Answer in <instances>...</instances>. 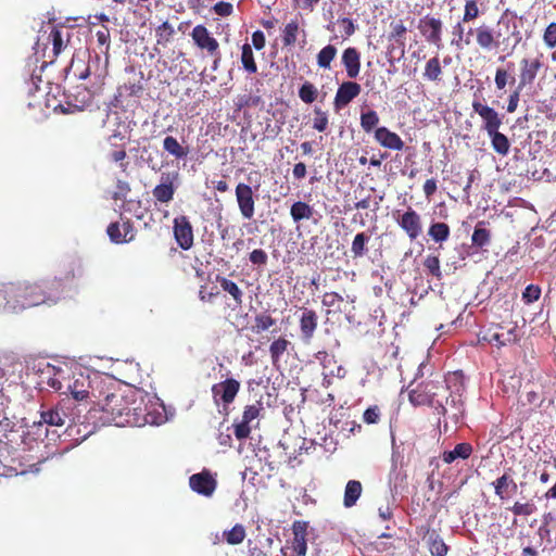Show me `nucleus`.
Masks as SVG:
<instances>
[{
  "mask_svg": "<svg viewBox=\"0 0 556 556\" xmlns=\"http://www.w3.org/2000/svg\"><path fill=\"white\" fill-rule=\"evenodd\" d=\"M408 400L414 406H429L441 417L452 407V418L456 422L464 414V404L460 396H455L450 387L440 375H431L430 378L419 382L408 392Z\"/></svg>",
  "mask_w": 556,
  "mask_h": 556,
  "instance_id": "1",
  "label": "nucleus"
},
{
  "mask_svg": "<svg viewBox=\"0 0 556 556\" xmlns=\"http://www.w3.org/2000/svg\"><path fill=\"white\" fill-rule=\"evenodd\" d=\"M46 289H51L47 285L20 282L9 283L0 291L3 299L7 300L5 305L12 309L27 308L40 305L51 300Z\"/></svg>",
  "mask_w": 556,
  "mask_h": 556,
  "instance_id": "2",
  "label": "nucleus"
},
{
  "mask_svg": "<svg viewBox=\"0 0 556 556\" xmlns=\"http://www.w3.org/2000/svg\"><path fill=\"white\" fill-rule=\"evenodd\" d=\"M49 386L62 394H71L76 401H83L90 394L91 381L81 370H59L50 378Z\"/></svg>",
  "mask_w": 556,
  "mask_h": 556,
  "instance_id": "3",
  "label": "nucleus"
},
{
  "mask_svg": "<svg viewBox=\"0 0 556 556\" xmlns=\"http://www.w3.org/2000/svg\"><path fill=\"white\" fill-rule=\"evenodd\" d=\"M98 405L101 410L109 415L110 420L116 425H136L140 426L146 421V418L130 417L131 410L136 412L137 408H130L125 401L124 396L119 393H108L103 401H99ZM136 415V413H134Z\"/></svg>",
  "mask_w": 556,
  "mask_h": 556,
  "instance_id": "4",
  "label": "nucleus"
},
{
  "mask_svg": "<svg viewBox=\"0 0 556 556\" xmlns=\"http://www.w3.org/2000/svg\"><path fill=\"white\" fill-rule=\"evenodd\" d=\"M393 219L410 241L417 240L424 232L422 216L412 206L405 211H394Z\"/></svg>",
  "mask_w": 556,
  "mask_h": 556,
  "instance_id": "5",
  "label": "nucleus"
},
{
  "mask_svg": "<svg viewBox=\"0 0 556 556\" xmlns=\"http://www.w3.org/2000/svg\"><path fill=\"white\" fill-rule=\"evenodd\" d=\"M143 91L141 79H128L117 87L112 101L115 108L128 109L138 104V99Z\"/></svg>",
  "mask_w": 556,
  "mask_h": 556,
  "instance_id": "6",
  "label": "nucleus"
},
{
  "mask_svg": "<svg viewBox=\"0 0 556 556\" xmlns=\"http://www.w3.org/2000/svg\"><path fill=\"white\" fill-rule=\"evenodd\" d=\"M241 388L240 381L235 378H227L214 383L211 388L212 397L216 406H223L225 410L233 403Z\"/></svg>",
  "mask_w": 556,
  "mask_h": 556,
  "instance_id": "7",
  "label": "nucleus"
},
{
  "mask_svg": "<svg viewBox=\"0 0 556 556\" xmlns=\"http://www.w3.org/2000/svg\"><path fill=\"white\" fill-rule=\"evenodd\" d=\"M418 29L427 42L438 49L442 47L443 22L441 18L427 14L419 20Z\"/></svg>",
  "mask_w": 556,
  "mask_h": 556,
  "instance_id": "8",
  "label": "nucleus"
},
{
  "mask_svg": "<svg viewBox=\"0 0 556 556\" xmlns=\"http://www.w3.org/2000/svg\"><path fill=\"white\" fill-rule=\"evenodd\" d=\"M191 38L199 49L215 58V64L220 60L219 43L204 25H197L191 31Z\"/></svg>",
  "mask_w": 556,
  "mask_h": 556,
  "instance_id": "9",
  "label": "nucleus"
},
{
  "mask_svg": "<svg viewBox=\"0 0 556 556\" xmlns=\"http://www.w3.org/2000/svg\"><path fill=\"white\" fill-rule=\"evenodd\" d=\"M173 232L180 249L188 251L193 247V227L186 215H180L174 218Z\"/></svg>",
  "mask_w": 556,
  "mask_h": 556,
  "instance_id": "10",
  "label": "nucleus"
},
{
  "mask_svg": "<svg viewBox=\"0 0 556 556\" xmlns=\"http://www.w3.org/2000/svg\"><path fill=\"white\" fill-rule=\"evenodd\" d=\"M520 73H519V89H523L527 86H531L539 72L544 67L543 62V53L538 54L533 59L523 58L520 63Z\"/></svg>",
  "mask_w": 556,
  "mask_h": 556,
  "instance_id": "11",
  "label": "nucleus"
},
{
  "mask_svg": "<svg viewBox=\"0 0 556 556\" xmlns=\"http://www.w3.org/2000/svg\"><path fill=\"white\" fill-rule=\"evenodd\" d=\"M236 200L239 211L243 218L251 219L255 213V195L252 187L244 182H239L236 186Z\"/></svg>",
  "mask_w": 556,
  "mask_h": 556,
  "instance_id": "12",
  "label": "nucleus"
},
{
  "mask_svg": "<svg viewBox=\"0 0 556 556\" xmlns=\"http://www.w3.org/2000/svg\"><path fill=\"white\" fill-rule=\"evenodd\" d=\"M264 409L262 401H256L254 404L247 405L243 409L242 419L239 424L233 425L235 437L238 440H245L250 437V424L256 419L261 412Z\"/></svg>",
  "mask_w": 556,
  "mask_h": 556,
  "instance_id": "13",
  "label": "nucleus"
},
{
  "mask_svg": "<svg viewBox=\"0 0 556 556\" xmlns=\"http://www.w3.org/2000/svg\"><path fill=\"white\" fill-rule=\"evenodd\" d=\"M308 522L304 520H295L292 525L293 540L291 545L287 547L290 553L285 556H305L307 551L306 534Z\"/></svg>",
  "mask_w": 556,
  "mask_h": 556,
  "instance_id": "14",
  "label": "nucleus"
},
{
  "mask_svg": "<svg viewBox=\"0 0 556 556\" xmlns=\"http://www.w3.org/2000/svg\"><path fill=\"white\" fill-rule=\"evenodd\" d=\"M190 489L205 497H211L216 488L217 481L210 470L203 469L199 473H194L189 478Z\"/></svg>",
  "mask_w": 556,
  "mask_h": 556,
  "instance_id": "15",
  "label": "nucleus"
},
{
  "mask_svg": "<svg viewBox=\"0 0 556 556\" xmlns=\"http://www.w3.org/2000/svg\"><path fill=\"white\" fill-rule=\"evenodd\" d=\"M362 92V87L358 83L353 80L343 81L337 89L333 106L340 111L348 106L356 97Z\"/></svg>",
  "mask_w": 556,
  "mask_h": 556,
  "instance_id": "16",
  "label": "nucleus"
},
{
  "mask_svg": "<svg viewBox=\"0 0 556 556\" xmlns=\"http://www.w3.org/2000/svg\"><path fill=\"white\" fill-rule=\"evenodd\" d=\"M475 35L477 46L485 51L496 49L501 43H506V39L501 40L502 34L500 31L495 34L486 24L475 28Z\"/></svg>",
  "mask_w": 556,
  "mask_h": 556,
  "instance_id": "17",
  "label": "nucleus"
},
{
  "mask_svg": "<svg viewBox=\"0 0 556 556\" xmlns=\"http://www.w3.org/2000/svg\"><path fill=\"white\" fill-rule=\"evenodd\" d=\"M66 403L60 402L55 406L50 407L40 413V421L37 425L38 430H41L42 425L62 427L65 425L66 419H70V414L66 412Z\"/></svg>",
  "mask_w": 556,
  "mask_h": 556,
  "instance_id": "18",
  "label": "nucleus"
},
{
  "mask_svg": "<svg viewBox=\"0 0 556 556\" xmlns=\"http://www.w3.org/2000/svg\"><path fill=\"white\" fill-rule=\"evenodd\" d=\"M472 110L481 117L486 132H495L496 129H500L502 118L493 108L483 104L480 101H473Z\"/></svg>",
  "mask_w": 556,
  "mask_h": 556,
  "instance_id": "19",
  "label": "nucleus"
},
{
  "mask_svg": "<svg viewBox=\"0 0 556 556\" xmlns=\"http://www.w3.org/2000/svg\"><path fill=\"white\" fill-rule=\"evenodd\" d=\"M379 116L376 111L369 110L362 113L361 125L366 132L375 130V139H400V137L388 131L384 127L378 128Z\"/></svg>",
  "mask_w": 556,
  "mask_h": 556,
  "instance_id": "20",
  "label": "nucleus"
},
{
  "mask_svg": "<svg viewBox=\"0 0 556 556\" xmlns=\"http://www.w3.org/2000/svg\"><path fill=\"white\" fill-rule=\"evenodd\" d=\"M299 325L302 340L306 343L311 342L318 327L317 313L311 308H303Z\"/></svg>",
  "mask_w": 556,
  "mask_h": 556,
  "instance_id": "21",
  "label": "nucleus"
},
{
  "mask_svg": "<svg viewBox=\"0 0 556 556\" xmlns=\"http://www.w3.org/2000/svg\"><path fill=\"white\" fill-rule=\"evenodd\" d=\"M503 330L502 327H497V330H488L483 337L482 340L486 341L488 343L495 345L497 348H502L508 344H514L517 342V333L516 328H511L507 330L506 332L498 331Z\"/></svg>",
  "mask_w": 556,
  "mask_h": 556,
  "instance_id": "22",
  "label": "nucleus"
},
{
  "mask_svg": "<svg viewBox=\"0 0 556 556\" xmlns=\"http://www.w3.org/2000/svg\"><path fill=\"white\" fill-rule=\"evenodd\" d=\"M341 62L345 68L346 76L354 79L361 72V53L354 47L346 48L341 56Z\"/></svg>",
  "mask_w": 556,
  "mask_h": 556,
  "instance_id": "23",
  "label": "nucleus"
},
{
  "mask_svg": "<svg viewBox=\"0 0 556 556\" xmlns=\"http://www.w3.org/2000/svg\"><path fill=\"white\" fill-rule=\"evenodd\" d=\"M105 126L112 131L110 139H126L130 137V123L122 119L117 113L108 115Z\"/></svg>",
  "mask_w": 556,
  "mask_h": 556,
  "instance_id": "24",
  "label": "nucleus"
},
{
  "mask_svg": "<svg viewBox=\"0 0 556 556\" xmlns=\"http://www.w3.org/2000/svg\"><path fill=\"white\" fill-rule=\"evenodd\" d=\"M492 485L494 488L495 495L502 501L507 500L510 494L516 493L518 488L513 477L507 472L494 480Z\"/></svg>",
  "mask_w": 556,
  "mask_h": 556,
  "instance_id": "25",
  "label": "nucleus"
},
{
  "mask_svg": "<svg viewBox=\"0 0 556 556\" xmlns=\"http://www.w3.org/2000/svg\"><path fill=\"white\" fill-rule=\"evenodd\" d=\"M152 194L154 199L161 203H168L173 200L175 187L169 175L162 176L161 184L153 188Z\"/></svg>",
  "mask_w": 556,
  "mask_h": 556,
  "instance_id": "26",
  "label": "nucleus"
},
{
  "mask_svg": "<svg viewBox=\"0 0 556 556\" xmlns=\"http://www.w3.org/2000/svg\"><path fill=\"white\" fill-rule=\"evenodd\" d=\"M215 280L219 283L222 290L231 296L235 307H240L243 303V291L237 282L222 275H216Z\"/></svg>",
  "mask_w": 556,
  "mask_h": 556,
  "instance_id": "27",
  "label": "nucleus"
},
{
  "mask_svg": "<svg viewBox=\"0 0 556 556\" xmlns=\"http://www.w3.org/2000/svg\"><path fill=\"white\" fill-rule=\"evenodd\" d=\"M71 35L72 34L68 29H60L58 27L52 28L49 35V41L52 43V51L54 56H58L67 48Z\"/></svg>",
  "mask_w": 556,
  "mask_h": 556,
  "instance_id": "28",
  "label": "nucleus"
},
{
  "mask_svg": "<svg viewBox=\"0 0 556 556\" xmlns=\"http://www.w3.org/2000/svg\"><path fill=\"white\" fill-rule=\"evenodd\" d=\"M473 452L472 445L467 442L458 443L452 451H445L442 454V460L445 464H452L457 458L468 459Z\"/></svg>",
  "mask_w": 556,
  "mask_h": 556,
  "instance_id": "29",
  "label": "nucleus"
},
{
  "mask_svg": "<svg viewBox=\"0 0 556 556\" xmlns=\"http://www.w3.org/2000/svg\"><path fill=\"white\" fill-rule=\"evenodd\" d=\"M443 68L439 55L430 58L425 65L422 73L424 79L432 83H440L442 80Z\"/></svg>",
  "mask_w": 556,
  "mask_h": 556,
  "instance_id": "30",
  "label": "nucleus"
},
{
  "mask_svg": "<svg viewBox=\"0 0 556 556\" xmlns=\"http://www.w3.org/2000/svg\"><path fill=\"white\" fill-rule=\"evenodd\" d=\"M518 146L514 147L515 159L519 161H529L535 159V153L540 150V142L534 141L531 144V141H517Z\"/></svg>",
  "mask_w": 556,
  "mask_h": 556,
  "instance_id": "31",
  "label": "nucleus"
},
{
  "mask_svg": "<svg viewBox=\"0 0 556 556\" xmlns=\"http://www.w3.org/2000/svg\"><path fill=\"white\" fill-rule=\"evenodd\" d=\"M314 213V207L303 201H296L290 207V215L294 223L311 219Z\"/></svg>",
  "mask_w": 556,
  "mask_h": 556,
  "instance_id": "32",
  "label": "nucleus"
},
{
  "mask_svg": "<svg viewBox=\"0 0 556 556\" xmlns=\"http://www.w3.org/2000/svg\"><path fill=\"white\" fill-rule=\"evenodd\" d=\"M424 271L437 280L443 278L439 254L429 253L422 261Z\"/></svg>",
  "mask_w": 556,
  "mask_h": 556,
  "instance_id": "33",
  "label": "nucleus"
},
{
  "mask_svg": "<svg viewBox=\"0 0 556 556\" xmlns=\"http://www.w3.org/2000/svg\"><path fill=\"white\" fill-rule=\"evenodd\" d=\"M428 236L439 244L445 242L451 236V228L446 223L435 222L430 224Z\"/></svg>",
  "mask_w": 556,
  "mask_h": 556,
  "instance_id": "34",
  "label": "nucleus"
},
{
  "mask_svg": "<svg viewBox=\"0 0 556 556\" xmlns=\"http://www.w3.org/2000/svg\"><path fill=\"white\" fill-rule=\"evenodd\" d=\"M369 240H370V235H368L364 231L355 235V237L352 241V244H351L352 257L354 260L362 258L367 254V252H368L367 243L369 242Z\"/></svg>",
  "mask_w": 556,
  "mask_h": 556,
  "instance_id": "35",
  "label": "nucleus"
},
{
  "mask_svg": "<svg viewBox=\"0 0 556 556\" xmlns=\"http://www.w3.org/2000/svg\"><path fill=\"white\" fill-rule=\"evenodd\" d=\"M363 491L362 483L357 480H350L344 490L343 504L345 507H352L356 504Z\"/></svg>",
  "mask_w": 556,
  "mask_h": 556,
  "instance_id": "36",
  "label": "nucleus"
},
{
  "mask_svg": "<svg viewBox=\"0 0 556 556\" xmlns=\"http://www.w3.org/2000/svg\"><path fill=\"white\" fill-rule=\"evenodd\" d=\"M337 48L333 45L325 46L316 56V62L319 68L330 70L331 62L337 56Z\"/></svg>",
  "mask_w": 556,
  "mask_h": 556,
  "instance_id": "37",
  "label": "nucleus"
},
{
  "mask_svg": "<svg viewBox=\"0 0 556 556\" xmlns=\"http://www.w3.org/2000/svg\"><path fill=\"white\" fill-rule=\"evenodd\" d=\"M428 546L432 556H446L448 552V546L445 544L443 539L434 532L428 538Z\"/></svg>",
  "mask_w": 556,
  "mask_h": 556,
  "instance_id": "38",
  "label": "nucleus"
},
{
  "mask_svg": "<svg viewBox=\"0 0 556 556\" xmlns=\"http://www.w3.org/2000/svg\"><path fill=\"white\" fill-rule=\"evenodd\" d=\"M241 63H242L243 68L249 74H255L257 72V65L254 60L253 50L249 43H244L242 46Z\"/></svg>",
  "mask_w": 556,
  "mask_h": 556,
  "instance_id": "39",
  "label": "nucleus"
},
{
  "mask_svg": "<svg viewBox=\"0 0 556 556\" xmlns=\"http://www.w3.org/2000/svg\"><path fill=\"white\" fill-rule=\"evenodd\" d=\"M276 324V319L271 317L267 313H261L257 314L254 317V325L252 326V331L254 333H262L266 330H268L270 327H273Z\"/></svg>",
  "mask_w": 556,
  "mask_h": 556,
  "instance_id": "40",
  "label": "nucleus"
},
{
  "mask_svg": "<svg viewBox=\"0 0 556 556\" xmlns=\"http://www.w3.org/2000/svg\"><path fill=\"white\" fill-rule=\"evenodd\" d=\"M289 344L290 342L283 337H280L271 342L269 346V353L271 363L274 365L280 361L282 354L287 351Z\"/></svg>",
  "mask_w": 556,
  "mask_h": 556,
  "instance_id": "41",
  "label": "nucleus"
},
{
  "mask_svg": "<svg viewBox=\"0 0 556 556\" xmlns=\"http://www.w3.org/2000/svg\"><path fill=\"white\" fill-rule=\"evenodd\" d=\"M391 30L389 34V40H393L401 46L405 45V35L407 33V27L405 26L402 20L393 21L390 24Z\"/></svg>",
  "mask_w": 556,
  "mask_h": 556,
  "instance_id": "42",
  "label": "nucleus"
},
{
  "mask_svg": "<svg viewBox=\"0 0 556 556\" xmlns=\"http://www.w3.org/2000/svg\"><path fill=\"white\" fill-rule=\"evenodd\" d=\"M245 535V529L240 523L235 525L230 530L224 532L225 540L230 545L242 543Z\"/></svg>",
  "mask_w": 556,
  "mask_h": 556,
  "instance_id": "43",
  "label": "nucleus"
},
{
  "mask_svg": "<svg viewBox=\"0 0 556 556\" xmlns=\"http://www.w3.org/2000/svg\"><path fill=\"white\" fill-rule=\"evenodd\" d=\"M516 78L515 76L506 68L498 67L495 72L494 83L495 87L498 90H503L506 88L508 84L513 85L515 84Z\"/></svg>",
  "mask_w": 556,
  "mask_h": 556,
  "instance_id": "44",
  "label": "nucleus"
},
{
  "mask_svg": "<svg viewBox=\"0 0 556 556\" xmlns=\"http://www.w3.org/2000/svg\"><path fill=\"white\" fill-rule=\"evenodd\" d=\"M299 33L298 21L289 22L282 31V42L285 47L293 46L296 42Z\"/></svg>",
  "mask_w": 556,
  "mask_h": 556,
  "instance_id": "45",
  "label": "nucleus"
},
{
  "mask_svg": "<svg viewBox=\"0 0 556 556\" xmlns=\"http://www.w3.org/2000/svg\"><path fill=\"white\" fill-rule=\"evenodd\" d=\"M479 0H466L464 5L463 23L475 21L480 16Z\"/></svg>",
  "mask_w": 556,
  "mask_h": 556,
  "instance_id": "46",
  "label": "nucleus"
},
{
  "mask_svg": "<svg viewBox=\"0 0 556 556\" xmlns=\"http://www.w3.org/2000/svg\"><path fill=\"white\" fill-rule=\"evenodd\" d=\"M482 223H479L471 236L472 244L478 248H483L484 245L489 244L491 235L490 231L486 228L481 227Z\"/></svg>",
  "mask_w": 556,
  "mask_h": 556,
  "instance_id": "47",
  "label": "nucleus"
},
{
  "mask_svg": "<svg viewBox=\"0 0 556 556\" xmlns=\"http://www.w3.org/2000/svg\"><path fill=\"white\" fill-rule=\"evenodd\" d=\"M299 97L304 103L311 104L316 101L318 90L312 83L305 81L299 89Z\"/></svg>",
  "mask_w": 556,
  "mask_h": 556,
  "instance_id": "48",
  "label": "nucleus"
},
{
  "mask_svg": "<svg viewBox=\"0 0 556 556\" xmlns=\"http://www.w3.org/2000/svg\"><path fill=\"white\" fill-rule=\"evenodd\" d=\"M314 357L319 362L324 370H328V372H325V376L336 375L334 370L331 368V366L336 364L333 355L329 354L327 351H318L315 353Z\"/></svg>",
  "mask_w": 556,
  "mask_h": 556,
  "instance_id": "49",
  "label": "nucleus"
},
{
  "mask_svg": "<svg viewBox=\"0 0 556 556\" xmlns=\"http://www.w3.org/2000/svg\"><path fill=\"white\" fill-rule=\"evenodd\" d=\"M164 149L176 159H184L189 152V148L179 141H164Z\"/></svg>",
  "mask_w": 556,
  "mask_h": 556,
  "instance_id": "50",
  "label": "nucleus"
},
{
  "mask_svg": "<svg viewBox=\"0 0 556 556\" xmlns=\"http://www.w3.org/2000/svg\"><path fill=\"white\" fill-rule=\"evenodd\" d=\"M515 516H531L536 511V506L533 502H515L509 508Z\"/></svg>",
  "mask_w": 556,
  "mask_h": 556,
  "instance_id": "51",
  "label": "nucleus"
},
{
  "mask_svg": "<svg viewBox=\"0 0 556 556\" xmlns=\"http://www.w3.org/2000/svg\"><path fill=\"white\" fill-rule=\"evenodd\" d=\"M542 290L538 285H528L521 294L525 304L530 305L536 302L541 296Z\"/></svg>",
  "mask_w": 556,
  "mask_h": 556,
  "instance_id": "52",
  "label": "nucleus"
},
{
  "mask_svg": "<svg viewBox=\"0 0 556 556\" xmlns=\"http://www.w3.org/2000/svg\"><path fill=\"white\" fill-rule=\"evenodd\" d=\"M174 34H175V30H174L173 26L167 21L163 22L155 29V35H156L159 43L168 42L172 39V37L174 36Z\"/></svg>",
  "mask_w": 556,
  "mask_h": 556,
  "instance_id": "53",
  "label": "nucleus"
},
{
  "mask_svg": "<svg viewBox=\"0 0 556 556\" xmlns=\"http://www.w3.org/2000/svg\"><path fill=\"white\" fill-rule=\"evenodd\" d=\"M106 233L112 242L117 244L124 243L125 235L122 233V225L119 223H111L108 226Z\"/></svg>",
  "mask_w": 556,
  "mask_h": 556,
  "instance_id": "54",
  "label": "nucleus"
},
{
  "mask_svg": "<svg viewBox=\"0 0 556 556\" xmlns=\"http://www.w3.org/2000/svg\"><path fill=\"white\" fill-rule=\"evenodd\" d=\"M381 416V409L378 405L369 406L363 414V421L367 425L378 424Z\"/></svg>",
  "mask_w": 556,
  "mask_h": 556,
  "instance_id": "55",
  "label": "nucleus"
},
{
  "mask_svg": "<svg viewBox=\"0 0 556 556\" xmlns=\"http://www.w3.org/2000/svg\"><path fill=\"white\" fill-rule=\"evenodd\" d=\"M543 41L549 49L556 47V22L547 25L543 34Z\"/></svg>",
  "mask_w": 556,
  "mask_h": 556,
  "instance_id": "56",
  "label": "nucleus"
},
{
  "mask_svg": "<svg viewBox=\"0 0 556 556\" xmlns=\"http://www.w3.org/2000/svg\"><path fill=\"white\" fill-rule=\"evenodd\" d=\"M250 262L255 266H265L268 262L267 253L262 249L253 250L249 255Z\"/></svg>",
  "mask_w": 556,
  "mask_h": 556,
  "instance_id": "57",
  "label": "nucleus"
},
{
  "mask_svg": "<svg viewBox=\"0 0 556 556\" xmlns=\"http://www.w3.org/2000/svg\"><path fill=\"white\" fill-rule=\"evenodd\" d=\"M328 125V117L325 112L319 109L314 111L313 127L319 131H324Z\"/></svg>",
  "mask_w": 556,
  "mask_h": 556,
  "instance_id": "58",
  "label": "nucleus"
},
{
  "mask_svg": "<svg viewBox=\"0 0 556 556\" xmlns=\"http://www.w3.org/2000/svg\"><path fill=\"white\" fill-rule=\"evenodd\" d=\"M129 192H130L129 184L124 180H117L116 190L112 193V199L115 201L125 200Z\"/></svg>",
  "mask_w": 556,
  "mask_h": 556,
  "instance_id": "59",
  "label": "nucleus"
},
{
  "mask_svg": "<svg viewBox=\"0 0 556 556\" xmlns=\"http://www.w3.org/2000/svg\"><path fill=\"white\" fill-rule=\"evenodd\" d=\"M343 296L338 292H326L323 295L321 303L326 307H334L337 303L342 302Z\"/></svg>",
  "mask_w": 556,
  "mask_h": 556,
  "instance_id": "60",
  "label": "nucleus"
},
{
  "mask_svg": "<svg viewBox=\"0 0 556 556\" xmlns=\"http://www.w3.org/2000/svg\"><path fill=\"white\" fill-rule=\"evenodd\" d=\"M213 11L218 16H229L233 12V7L229 2L219 1L213 7Z\"/></svg>",
  "mask_w": 556,
  "mask_h": 556,
  "instance_id": "61",
  "label": "nucleus"
},
{
  "mask_svg": "<svg viewBox=\"0 0 556 556\" xmlns=\"http://www.w3.org/2000/svg\"><path fill=\"white\" fill-rule=\"evenodd\" d=\"M422 190H424V194H425V198L428 200V201H431L432 200V197L433 194L437 192L438 190V180L435 178H429L425 181L424 184V187H422Z\"/></svg>",
  "mask_w": 556,
  "mask_h": 556,
  "instance_id": "62",
  "label": "nucleus"
},
{
  "mask_svg": "<svg viewBox=\"0 0 556 556\" xmlns=\"http://www.w3.org/2000/svg\"><path fill=\"white\" fill-rule=\"evenodd\" d=\"M521 90L522 89H519V86H517V88L509 94L506 108L508 113H514L517 110Z\"/></svg>",
  "mask_w": 556,
  "mask_h": 556,
  "instance_id": "63",
  "label": "nucleus"
},
{
  "mask_svg": "<svg viewBox=\"0 0 556 556\" xmlns=\"http://www.w3.org/2000/svg\"><path fill=\"white\" fill-rule=\"evenodd\" d=\"M218 295L216 288H212L211 291L206 290V286H201L199 290V299L201 302H213L214 298Z\"/></svg>",
  "mask_w": 556,
  "mask_h": 556,
  "instance_id": "64",
  "label": "nucleus"
}]
</instances>
